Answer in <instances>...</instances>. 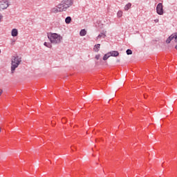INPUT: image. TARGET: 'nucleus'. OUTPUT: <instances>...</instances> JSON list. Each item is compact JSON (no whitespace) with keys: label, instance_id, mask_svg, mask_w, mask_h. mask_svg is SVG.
I'll return each mask as SVG.
<instances>
[{"label":"nucleus","instance_id":"nucleus-11","mask_svg":"<svg viewBox=\"0 0 177 177\" xmlns=\"http://www.w3.org/2000/svg\"><path fill=\"white\" fill-rule=\"evenodd\" d=\"M99 49H100V44L94 46L93 50L95 52H99Z\"/></svg>","mask_w":177,"mask_h":177},{"label":"nucleus","instance_id":"nucleus-14","mask_svg":"<svg viewBox=\"0 0 177 177\" xmlns=\"http://www.w3.org/2000/svg\"><path fill=\"white\" fill-rule=\"evenodd\" d=\"M109 57H111L110 53H108L105 54V55H104L102 59H103L104 61H106V60H107V59H109Z\"/></svg>","mask_w":177,"mask_h":177},{"label":"nucleus","instance_id":"nucleus-13","mask_svg":"<svg viewBox=\"0 0 177 177\" xmlns=\"http://www.w3.org/2000/svg\"><path fill=\"white\" fill-rule=\"evenodd\" d=\"M65 23L66 24H70L71 23V17H67L66 19H65Z\"/></svg>","mask_w":177,"mask_h":177},{"label":"nucleus","instance_id":"nucleus-16","mask_svg":"<svg viewBox=\"0 0 177 177\" xmlns=\"http://www.w3.org/2000/svg\"><path fill=\"white\" fill-rule=\"evenodd\" d=\"M118 17H122V11H118L117 13Z\"/></svg>","mask_w":177,"mask_h":177},{"label":"nucleus","instance_id":"nucleus-19","mask_svg":"<svg viewBox=\"0 0 177 177\" xmlns=\"http://www.w3.org/2000/svg\"><path fill=\"white\" fill-rule=\"evenodd\" d=\"M3 93V91L0 88V96H1V95H2Z\"/></svg>","mask_w":177,"mask_h":177},{"label":"nucleus","instance_id":"nucleus-21","mask_svg":"<svg viewBox=\"0 0 177 177\" xmlns=\"http://www.w3.org/2000/svg\"><path fill=\"white\" fill-rule=\"evenodd\" d=\"M175 49H176V50H177V45L175 46Z\"/></svg>","mask_w":177,"mask_h":177},{"label":"nucleus","instance_id":"nucleus-22","mask_svg":"<svg viewBox=\"0 0 177 177\" xmlns=\"http://www.w3.org/2000/svg\"><path fill=\"white\" fill-rule=\"evenodd\" d=\"M0 133H1V129H0Z\"/></svg>","mask_w":177,"mask_h":177},{"label":"nucleus","instance_id":"nucleus-18","mask_svg":"<svg viewBox=\"0 0 177 177\" xmlns=\"http://www.w3.org/2000/svg\"><path fill=\"white\" fill-rule=\"evenodd\" d=\"M95 59H96L97 60H99V59H100V55H95Z\"/></svg>","mask_w":177,"mask_h":177},{"label":"nucleus","instance_id":"nucleus-2","mask_svg":"<svg viewBox=\"0 0 177 177\" xmlns=\"http://www.w3.org/2000/svg\"><path fill=\"white\" fill-rule=\"evenodd\" d=\"M47 37L50 41V44L53 45H57L63 40V37L57 33L49 32L47 34Z\"/></svg>","mask_w":177,"mask_h":177},{"label":"nucleus","instance_id":"nucleus-1","mask_svg":"<svg viewBox=\"0 0 177 177\" xmlns=\"http://www.w3.org/2000/svg\"><path fill=\"white\" fill-rule=\"evenodd\" d=\"M73 0H63L57 6L53 9L55 13H59V12H66L70 6H73Z\"/></svg>","mask_w":177,"mask_h":177},{"label":"nucleus","instance_id":"nucleus-20","mask_svg":"<svg viewBox=\"0 0 177 177\" xmlns=\"http://www.w3.org/2000/svg\"><path fill=\"white\" fill-rule=\"evenodd\" d=\"M155 21L157 23L158 21V19L155 20Z\"/></svg>","mask_w":177,"mask_h":177},{"label":"nucleus","instance_id":"nucleus-3","mask_svg":"<svg viewBox=\"0 0 177 177\" xmlns=\"http://www.w3.org/2000/svg\"><path fill=\"white\" fill-rule=\"evenodd\" d=\"M21 63V57H20L19 55L17 56H12L11 58V74H14L15 71H16V69L19 66H20V64Z\"/></svg>","mask_w":177,"mask_h":177},{"label":"nucleus","instance_id":"nucleus-6","mask_svg":"<svg viewBox=\"0 0 177 177\" xmlns=\"http://www.w3.org/2000/svg\"><path fill=\"white\" fill-rule=\"evenodd\" d=\"M174 42H177V32L175 34H172L171 35H170L167 39L166 40V42L167 44H171V41H174Z\"/></svg>","mask_w":177,"mask_h":177},{"label":"nucleus","instance_id":"nucleus-4","mask_svg":"<svg viewBox=\"0 0 177 177\" xmlns=\"http://www.w3.org/2000/svg\"><path fill=\"white\" fill-rule=\"evenodd\" d=\"M9 8V1L6 0L0 1V10H3Z\"/></svg>","mask_w":177,"mask_h":177},{"label":"nucleus","instance_id":"nucleus-12","mask_svg":"<svg viewBox=\"0 0 177 177\" xmlns=\"http://www.w3.org/2000/svg\"><path fill=\"white\" fill-rule=\"evenodd\" d=\"M131 6H132V3H127L124 8V10H129V9H131Z\"/></svg>","mask_w":177,"mask_h":177},{"label":"nucleus","instance_id":"nucleus-7","mask_svg":"<svg viewBox=\"0 0 177 177\" xmlns=\"http://www.w3.org/2000/svg\"><path fill=\"white\" fill-rule=\"evenodd\" d=\"M120 55V53H118V51L117 50H113V51H111L109 52V55L113 57H117V56H118Z\"/></svg>","mask_w":177,"mask_h":177},{"label":"nucleus","instance_id":"nucleus-8","mask_svg":"<svg viewBox=\"0 0 177 177\" xmlns=\"http://www.w3.org/2000/svg\"><path fill=\"white\" fill-rule=\"evenodd\" d=\"M11 35L12 37H17V35H19V31L17 30V29H12L11 31Z\"/></svg>","mask_w":177,"mask_h":177},{"label":"nucleus","instance_id":"nucleus-10","mask_svg":"<svg viewBox=\"0 0 177 177\" xmlns=\"http://www.w3.org/2000/svg\"><path fill=\"white\" fill-rule=\"evenodd\" d=\"M100 38H106V33L101 32L100 35H98L96 39H100Z\"/></svg>","mask_w":177,"mask_h":177},{"label":"nucleus","instance_id":"nucleus-9","mask_svg":"<svg viewBox=\"0 0 177 177\" xmlns=\"http://www.w3.org/2000/svg\"><path fill=\"white\" fill-rule=\"evenodd\" d=\"M80 37H85L86 35V30L82 29L80 32Z\"/></svg>","mask_w":177,"mask_h":177},{"label":"nucleus","instance_id":"nucleus-15","mask_svg":"<svg viewBox=\"0 0 177 177\" xmlns=\"http://www.w3.org/2000/svg\"><path fill=\"white\" fill-rule=\"evenodd\" d=\"M44 46H46V48H52V44H50V43H48V42L45 41L44 43Z\"/></svg>","mask_w":177,"mask_h":177},{"label":"nucleus","instance_id":"nucleus-17","mask_svg":"<svg viewBox=\"0 0 177 177\" xmlns=\"http://www.w3.org/2000/svg\"><path fill=\"white\" fill-rule=\"evenodd\" d=\"M126 53H127V55H132V50H131V49H127V50H126Z\"/></svg>","mask_w":177,"mask_h":177},{"label":"nucleus","instance_id":"nucleus-5","mask_svg":"<svg viewBox=\"0 0 177 177\" xmlns=\"http://www.w3.org/2000/svg\"><path fill=\"white\" fill-rule=\"evenodd\" d=\"M156 13L160 15V16L164 15V9L162 8V4L161 3H159L156 6Z\"/></svg>","mask_w":177,"mask_h":177}]
</instances>
